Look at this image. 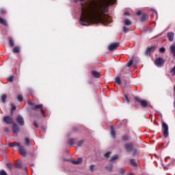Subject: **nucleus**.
I'll list each match as a JSON object with an SVG mask.
<instances>
[{
	"label": "nucleus",
	"instance_id": "obj_1",
	"mask_svg": "<svg viewBox=\"0 0 175 175\" xmlns=\"http://www.w3.org/2000/svg\"><path fill=\"white\" fill-rule=\"evenodd\" d=\"M81 5V14L79 19L81 25L88 27L100 14L109 12L110 3H116L117 0H74Z\"/></svg>",
	"mask_w": 175,
	"mask_h": 175
},
{
	"label": "nucleus",
	"instance_id": "obj_2",
	"mask_svg": "<svg viewBox=\"0 0 175 175\" xmlns=\"http://www.w3.org/2000/svg\"><path fill=\"white\" fill-rule=\"evenodd\" d=\"M162 132L164 137L169 136V126L165 122H162Z\"/></svg>",
	"mask_w": 175,
	"mask_h": 175
},
{
	"label": "nucleus",
	"instance_id": "obj_3",
	"mask_svg": "<svg viewBox=\"0 0 175 175\" xmlns=\"http://www.w3.org/2000/svg\"><path fill=\"white\" fill-rule=\"evenodd\" d=\"M154 64L157 68H162L165 65V59L162 57H157L154 61Z\"/></svg>",
	"mask_w": 175,
	"mask_h": 175
},
{
	"label": "nucleus",
	"instance_id": "obj_4",
	"mask_svg": "<svg viewBox=\"0 0 175 175\" xmlns=\"http://www.w3.org/2000/svg\"><path fill=\"white\" fill-rule=\"evenodd\" d=\"M38 109H40L41 116L44 118L46 117V115H44V110H43V105H36L31 108L32 110H38Z\"/></svg>",
	"mask_w": 175,
	"mask_h": 175
},
{
	"label": "nucleus",
	"instance_id": "obj_5",
	"mask_svg": "<svg viewBox=\"0 0 175 175\" xmlns=\"http://www.w3.org/2000/svg\"><path fill=\"white\" fill-rule=\"evenodd\" d=\"M135 99L137 102H139L142 107H147L148 106V103L146 100H142L139 97H135Z\"/></svg>",
	"mask_w": 175,
	"mask_h": 175
},
{
	"label": "nucleus",
	"instance_id": "obj_6",
	"mask_svg": "<svg viewBox=\"0 0 175 175\" xmlns=\"http://www.w3.org/2000/svg\"><path fill=\"white\" fill-rule=\"evenodd\" d=\"M125 150H126L127 152H131V151H133V143H126L124 145Z\"/></svg>",
	"mask_w": 175,
	"mask_h": 175
},
{
	"label": "nucleus",
	"instance_id": "obj_7",
	"mask_svg": "<svg viewBox=\"0 0 175 175\" xmlns=\"http://www.w3.org/2000/svg\"><path fill=\"white\" fill-rule=\"evenodd\" d=\"M118 46H120V43L118 42L112 43L108 46V50H109V51H113L116 50Z\"/></svg>",
	"mask_w": 175,
	"mask_h": 175
},
{
	"label": "nucleus",
	"instance_id": "obj_8",
	"mask_svg": "<svg viewBox=\"0 0 175 175\" xmlns=\"http://www.w3.org/2000/svg\"><path fill=\"white\" fill-rule=\"evenodd\" d=\"M16 122L23 126V125H24V118H23V116L21 115H18L16 116Z\"/></svg>",
	"mask_w": 175,
	"mask_h": 175
},
{
	"label": "nucleus",
	"instance_id": "obj_9",
	"mask_svg": "<svg viewBox=\"0 0 175 175\" xmlns=\"http://www.w3.org/2000/svg\"><path fill=\"white\" fill-rule=\"evenodd\" d=\"M12 132L14 133H18L20 132V128H18V126L16 123L12 124Z\"/></svg>",
	"mask_w": 175,
	"mask_h": 175
},
{
	"label": "nucleus",
	"instance_id": "obj_10",
	"mask_svg": "<svg viewBox=\"0 0 175 175\" xmlns=\"http://www.w3.org/2000/svg\"><path fill=\"white\" fill-rule=\"evenodd\" d=\"M3 121L6 124H13V119L10 116H5V117H4Z\"/></svg>",
	"mask_w": 175,
	"mask_h": 175
},
{
	"label": "nucleus",
	"instance_id": "obj_11",
	"mask_svg": "<svg viewBox=\"0 0 175 175\" xmlns=\"http://www.w3.org/2000/svg\"><path fill=\"white\" fill-rule=\"evenodd\" d=\"M8 146H9V147H11V148L18 147V148H20L21 146V144H20V142H10L8 144Z\"/></svg>",
	"mask_w": 175,
	"mask_h": 175
},
{
	"label": "nucleus",
	"instance_id": "obj_12",
	"mask_svg": "<svg viewBox=\"0 0 175 175\" xmlns=\"http://www.w3.org/2000/svg\"><path fill=\"white\" fill-rule=\"evenodd\" d=\"M19 154L22 155V157H26L27 155V150H25V148H23V146H21V147L18 148Z\"/></svg>",
	"mask_w": 175,
	"mask_h": 175
},
{
	"label": "nucleus",
	"instance_id": "obj_13",
	"mask_svg": "<svg viewBox=\"0 0 175 175\" xmlns=\"http://www.w3.org/2000/svg\"><path fill=\"white\" fill-rule=\"evenodd\" d=\"M167 37L170 42H173V40H174V33L173 32L167 33Z\"/></svg>",
	"mask_w": 175,
	"mask_h": 175
},
{
	"label": "nucleus",
	"instance_id": "obj_14",
	"mask_svg": "<svg viewBox=\"0 0 175 175\" xmlns=\"http://www.w3.org/2000/svg\"><path fill=\"white\" fill-rule=\"evenodd\" d=\"M83 162V159L81 157L78 158L77 160H72V163L74 165H79Z\"/></svg>",
	"mask_w": 175,
	"mask_h": 175
},
{
	"label": "nucleus",
	"instance_id": "obj_15",
	"mask_svg": "<svg viewBox=\"0 0 175 175\" xmlns=\"http://www.w3.org/2000/svg\"><path fill=\"white\" fill-rule=\"evenodd\" d=\"M92 75L96 79H99L100 77V74L98 72H96V71H92Z\"/></svg>",
	"mask_w": 175,
	"mask_h": 175
},
{
	"label": "nucleus",
	"instance_id": "obj_16",
	"mask_svg": "<svg viewBox=\"0 0 175 175\" xmlns=\"http://www.w3.org/2000/svg\"><path fill=\"white\" fill-rule=\"evenodd\" d=\"M154 51V46L148 47L146 51V55H148V54H151Z\"/></svg>",
	"mask_w": 175,
	"mask_h": 175
},
{
	"label": "nucleus",
	"instance_id": "obj_17",
	"mask_svg": "<svg viewBox=\"0 0 175 175\" xmlns=\"http://www.w3.org/2000/svg\"><path fill=\"white\" fill-rule=\"evenodd\" d=\"M15 165L18 169H23V163L20 161H16Z\"/></svg>",
	"mask_w": 175,
	"mask_h": 175
},
{
	"label": "nucleus",
	"instance_id": "obj_18",
	"mask_svg": "<svg viewBox=\"0 0 175 175\" xmlns=\"http://www.w3.org/2000/svg\"><path fill=\"white\" fill-rule=\"evenodd\" d=\"M111 135L113 139L116 137V131H114L113 126H111Z\"/></svg>",
	"mask_w": 175,
	"mask_h": 175
},
{
	"label": "nucleus",
	"instance_id": "obj_19",
	"mask_svg": "<svg viewBox=\"0 0 175 175\" xmlns=\"http://www.w3.org/2000/svg\"><path fill=\"white\" fill-rule=\"evenodd\" d=\"M170 51L173 53V57H175V45H172L170 46Z\"/></svg>",
	"mask_w": 175,
	"mask_h": 175
},
{
	"label": "nucleus",
	"instance_id": "obj_20",
	"mask_svg": "<svg viewBox=\"0 0 175 175\" xmlns=\"http://www.w3.org/2000/svg\"><path fill=\"white\" fill-rule=\"evenodd\" d=\"M0 24H2L3 25H8V23L6 22V21L1 17H0Z\"/></svg>",
	"mask_w": 175,
	"mask_h": 175
},
{
	"label": "nucleus",
	"instance_id": "obj_21",
	"mask_svg": "<svg viewBox=\"0 0 175 175\" xmlns=\"http://www.w3.org/2000/svg\"><path fill=\"white\" fill-rule=\"evenodd\" d=\"M25 143L26 146H29V143H31V139L28 137L25 138Z\"/></svg>",
	"mask_w": 175,
	"mask_h": 175
},
{
	"label": "nucleus",
	"instance_id": "obj_22",
	"mask_svg": "<svg viewBox=\"0 0 175 175\" xmlns=\"http://www.w3.org/2000/svg\"><path fill=\"white\" fill-rule=\"evenodd\" d=\"M124 25H131V24H132V23L129 19H125L124 21Z\"/></svg>",
	"mask_w": 175,
	"mask_h": 175
},
{
	"label": "nucleus",
	"instance_id": "obj_23",
	"mask_svg": "<svg viewBox=\"0 0 175 175\" xmlns=\"http://www.w3.org/2000/svg\"><path fill=\"white\" fill-rule=\"evenodd\" d=\"M9 44L10 47H13V46H14V42L13 41V39H12V38H9Z\"/></svg>",
	"mask_w": 175,
	"mask_h": 175
},
{
	"label": "nucleus",
	"instance_id": "obj_24",
	"mask_svg": "<svg viewBox=\"0 0 175 175\" xmlns=\"http://www.w3.org/2000/svg\"><path fill=\"white\" fill-rule=\"evenodd\" d=\"M13 53H20V47L15 46L12 50Z\"/></svg>",
	"mask_w": 175,
	"mask_h": 175
},
{
	"label": "nucleus",
	"instance_id": "obj_25",
	"mask_svg": "<svg viewBox=\"0 0 175 175\" xmlns=\"http://www.w3.org/2000/svg\"><path fill=\"white\" fill-rule=\"evenodd\" d=\"M6 98H7L6 94H3L1 96V102H3V103H5V102H6Z\"/></svg>",
	"mask_w": 175,
	"mask_h": 175
},
{
	"label": "nucleus",
	"instance_id": "obj_26",
	"mask_svg": "<svg viewBox=\"0 0 175 175\" xmlns=\"http://www.w3.org/2000/svg\"><path fill=\"white\" fill-rule=\"evenodd\" d=\"M116 159H118V154H115L112 157H111L110 160L111 161H116Z\"/></svg>",
	"mask_w": 175,
	"mask_h": 175
},
{
	"label": "nucleus",
	"instance_id": "obj_27",
	"mask_svg": "<svg viewBox=\"0 0 175 175\" xmlns=\"http://www.w3.org/2000/svg\"><path fill=\"white\" fill-rule=\"evenodd\" d=\"M115 83H116V84H121V79L120 77H116L115 79Z\"/></svg>",
	"mask_w": 175,
	"mask_h": 175
},
{
	"label": "nucleus",
	"instance_id": "obj_28",
	"mask_svg": "<svg viewBox=\"0 0 175 175\" xmlns=\"http://www.w3.org/2000/svg\"><path fill=\"white\" fill-rule=\"evenodd\" d=\"M106 169L109 172H111V170H113V164H110L109 165L107 166Z\"/></svg>",
	"mask_w": 175,
	"mask_h": 175
},
{
	"label": "nucleus",
	"instance_id": "obj_29",
	"mask_svg": "<svg viewBox=\"0 0 175 175\" xmlns=\"http://www.w3.org/2000/svg\"><path fill=\"white\" fill-rule=\"evenodd\" d=\"M147 20V14H143L141 18V21L144 22Z\"/></svg>",
	"mask_w": 175,
	"mask_h": 175
},
{
	"label": "nucleus",
	"instance_id": "obj_30",
	"mask_svg": "<svg viewBox=\"0 0 175 175\" xmlns=\"http://www.w3.org/2000/svg\"><path fill=\"white\" fill-rule=\"evenodd\" d=\"M11 113H13L14 110H16V105H14L13 103H11Z\"/></svg>",
	"mask_w": 175,
	"mask_h": 175
},
{
	"label": "nucleus",
	"instance_id": "obj_31",
	"mask_svg": "<svg viewBox=\"0 0 175 175\" xmlns=\"http://www.w3.org/2000/svg\"><path fill=\"white\" fill-rule=\"evenodd\" d=\"M130 163L133 165V166H137V163H136L135 159H131Z\"/></svg>",
	"mask_w": 175,
	"mask_h": 175
},
{
	"label": "nucleus",
	"instance_id": "obj_32",
	"mask_svg": "<svg viewBox=\"0 0 175 175\" xmlns=\"http://www.w3.org/2000/svg\"><path fill=\"white\" fill-rule=\"evenodd\" d=\"M7 166H8V167L10 170H12V169H13V164H12V163H7Z\"/></svg>",
	"mask_w": 175,
	"mask_h": 175
},
{
	"label": "nucleus",
	"instance_id": "obj_33",
	"mask_svg": "<svg viewBox=\"0 0 175 175\" xmlns=\"http://www.w3.org/2000/svg\"><path fill=\"white\" fill-rule=\"evenodd\" d=\"M131 65H133V59L130 60V61L128 62V64H127V67H128V68H131Z\"/></svg>",
	"mask_w": 175,
	"mask_h": 175
},
{
	"label": "nucleus",
	"instance_id": "obj_34",
	"mask_svg": "<svg viewBox=\"0 0 175 175\" xmlns=\"http://www.w3.org/2000/svg\"><path fill=\"white\" fill-rule=\"evenodd\" d=\"M74 143H75V140L73 139H70L68 140V144H70V146H73Z\"/></svg>",
	"mask_w": 175,
	"mask_h": 175
},
{
	"label": "nucleus",
	"instance_id": "obj_35",
	"mask_svg": "<svg viewBox=\"0 0 175 175\" xmlns=\"http://www.w3.org/2000/svg\"><path fill=\"white\" fill-rule=\"evenodd\" d=\"M17 99H18V102H23V96H21V95H18V96H17Z\"/></svg>",
	"mask_w": 175,
	"mask_h": 175
},
{
	"label": "nucleus",
	"instance_id": "obj_36",
	"mask_svg": "<svg viewBox=\"0 0 175 175\" xmlns=\"http://www.w3.org/2000/svg\"><path fill=\"white\" fill-rule=\"evenodd\" d=\"M83 140L78 142L77 144V147H81V145L83 144Z\"/></svg>",
	"mask_w": 175,
	"mask_h": 175
},
{
	"label": "nucleus",
	"instance_id": "obj_37",
	"mask_svg": "<svg viewBox=\"0 0 175 175\" xmlns=\"http://www.w3.org/2000/svg\"><path fill=\"white\" fill-rule=\"evenodd\" d=\"M129 28H128V27H123V31H124V32L125 33H126V32H129Z\"/></svg>",
	"mask_w": 175,
	"mask_h": 175
},
{
	"label": "nucleus",
	"instance_id": "obj_38",
	"mask_svg": "<svg viewBox=\"0 0 175 175\" xmlns=\"http://www.w3.org/2000/svg\"><path fill=\"white\" fill-rule=\"evenodd\" d=\"M111 154V152H107V153H105V154H104V157H105V158H109V157H110V154Z\"/></svg>",
	"mask_w": 175,
	"mask_h": 175
},
{
	"label": "nucleus",
	"instance_id": "obj_39",
	"mask_svg": "<svg viewBox=\"0 0 175 175\" xmlns=\"http://www.w3.org/2000/svg\"><path fill=\"white\" fill-rule=\"evenodd\" d=\"M128 139H129V137H128V135L122 136V140H124V142H126V140H128Z\"/></svg>",
	"mask_w": 175,
	"mask_h": 175
},
{
	"label": "nucleus",
	"instance_id": "obj_40",
	"mask_svg": "<svg viewBox=\"0 0 175 175\" xmlns=\"http://www.w3.org/2000/svg\"><path fill=\"white\" fill-rule=\"evenodd\" d=\"M159 51L160 53H165L166 49H165L164 47H161L159 49Z\"/></svg>",
	"mask_w": 175,
	"mask_h": 175
},
{
	"label": "nucleus",
	"instance_id": "obj_41",
	"mask_svg": "<svg viewBox=\"0 0 175 175\" xmlns=\"http://www.w3.org/2000/svg\"><path fill=\"white\" fill-rule=\"evenodd\" d=\"M0 175H6V172L5 170H0Z\"/></svg>",
	"mask_w": 175,
	"mask_h": 175
},
{
	"label": "nucleus",
	"instance_id": "obj_42",
	"mask_svg": "<svg viewBox=\"0 0 175 175\" xmlns=\"http://www.w3.org/2000/svg\"><path fill=\"white\" fill-rule=\"evenodd\" d=\"M124 99L127 103H129V98H128V95H124Z\"/></svg>",
	"mask_w": 175,
	"mask_h": 175
},
{
	"label": "nucleus",
	"instance_id": "obj_43",
	"mask_svg": "<svg viewBox=\"0 0 175 175\" xmlns=\"http://www.w3.org/2000/svg\"><path fill=\"white\" fill-rule=\"evenodd\" d=\"M27 103H29V105L30 106H33V103H32V101H31V100H27Z\"/></svg>",
	"mask_w": 175,
	"mask_h": 175
},
{
	"label": "nucleus",
	"instance_id": "obj_44",
	"mask_svg": "<svg viewBox=\"0 0 175 175\" xmlns=\"http://www.w3.org/2000/svg\"><path fill=\"white\" fill-rule=\"evenodd\" d=\"M33 125H34V126H36V128H38L39 127V125L35 121L33 122Z\"/></svg>",
	"mask_w": 175,
	"mask_h": 175
},
{
	"label": "nucleus",
	"instance_id": "obj_45",
	"mask_svg": "<svg viewBox=\"0 0 175 175\" xmlns=\"http://www.w3.org/2000/svg\"><path fill=\"white\" fill-rule=\"evenodd\" d=\"M95 167V165H91L90 166V170H91L92 172H94V167Z\"/></svg>",
	"mask_w": 175,
	"mask_h": 175
},
{
	"label": "nucleus",
	"instance_id": "obj_46",
	"mask_svg": "<svg viewBox=\"0 0 175 175\" xmlns=\"http://www.w3.org/2000/svg\"><path fill=\"white\" fill-rule=\"evenodd\" d=\"M8 81H13V77H10L8 79Z\"/></svg>",
	"mask_w": 175,
	"mask_h": 175
},
{
	"label": "nucleus",
	"instance_id": "obj_47",
	"mask_svg": "<svg viewBox=\"0 0 175 175\" xmlns=\"http://www.w3.org/2000/svg\"><path fill=\"white\" fill-rule=\"evenodd\" d=\"M4 132H9V128L5 127V128L4 129Z\"/></svg>",
	"mask_w": 175,
	"mask_h": 175
},
{
	"label": "nucleus",
	"instance_id": "obj_48",
	"mask_svg": "<svg viewBox=\"0 0 175 175\" xmlns=\"http://www.w3.org/2000/svg\"><path fill=\"white\" fill-rule=\"evenodd\" d=\"M141 14H142V11H138V12H137V16H141Z\"/></svg>",
	"mask_w": 175,
	"mask_h": 175
},
{
	"label": "nucleus",
	"instance_id": "obj_49",
	"mask_svg": "<svg viewBox=\"0 0 175 175\" xmlns=\"http://www.w3.org/2000/svg\"><path fill=\"white\" fill-rule=\"evenodd\" d=\"M124 173H125V170H120V174H124Z\"/></svg>",
	"mask_w": 175,
	"mask_h": 175
},
{
	"label": "nucleus",
	"instance_id": "obj_50",
	"mask_svg": "<svg viewBox=\"0 0 175 175\" xmlns=\"http://www.w3.org/2000/svg\"><path fill=\"white\" fill-rule=\"evenodd\" d=\"M154 14H156V17H158V14L157 13L156 11H154Z\"/></svg>",
	"mask_w": 175,
	"mask_h": 175
},
{
	"label": "nucleus",
	"instance_id": "obj_51",
	"mask_svg": "<svg viewBox=\"0 0 175 175\" xmlns=\"http://www.w3.org/2000/svg\"><path fill=\"white\" fill-rule=\"evenodd\" d=\"M108 23H111V21L110 20V18L107 20Z\"/></svg>",
	"mask_w": 175,
	"mask_h": 175
},
{
	"label": "nucleus",
	"instance_id": "obj_52",
	"mask_svg": "<svg viewBox=\"0 0 175 175\" xmlns=\"http://www.w3.org/2000/svg\"><path fill=\"white\" fill-rule=\"evenodd\" d=\"M30 166L32 167V166H35V164L32 163V164H30Z\"/></svg>",
	"mask_w": 175,
	"mask_h": 175
},
{
	"label": "nucleus",
	"instance_id": "obj_53",
	"mask_svg": "<svg viewBox=\"0 0 175 175\" xmlns=\"http://www.w3.org/2000/svg\"><path fill=\"white\" fill-rule=\"evenodd\" d=\"M73 131H77V128H73Z\"/></svg>",
	"mask_w": 175,
	"mask_h": 175
},
{
	"label": "nucleus",
	"instance_id": "obj_54",
	"mask_svg": "<svg viewBox=\"0 0 175 175\" xmlns=\"http://www.w3.org/2000/svg\"><path fill=\"white\" fill-rule=\"evenodd\" d=\"M24 169H27V166L24 165L23 166Z\"/></svg>",
	"mask_w": 175,
	"mask_h": 175
},
{
	"label": "nucleus",
	"instance_id": "obj_55",
	"mask_svg": "<svg viewBox=\"0 0 175 175\" xmlns=\"http://www.w3.org/2000/svg\"><path fill=\"white\" fill-rule=\"evenodd\" d=\"M125 14H126V16L128 15V14H126V13Z\"/></svg>",
	"mask_w": 175,
	"mask_h": 175
}]
</instances>
